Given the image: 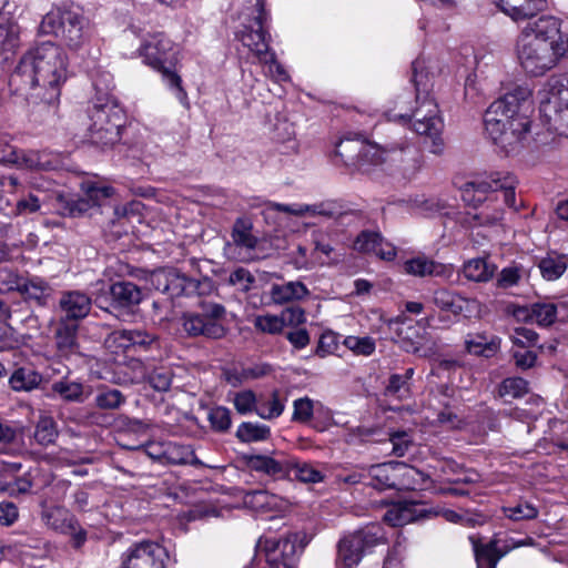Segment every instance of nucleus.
I'll list each match as a JSON object with an SVG mask.
<instances>
[{"label": "nucleus", "instance_id": "obj_56", "mask_svg": "<svg viewBox=\"0 0 568 568\" xmlns=\"http://www.w3.org/2000/svg\"><path fill=\"white\" fill-rule=\"evenodd\" d=\"M528 390V382L520 377H510L503 381L498 394L500 397L517 398L521 397Z\"/></svg>", "mask_w": 568, "mask_h": 568}, {"label": "nucleus", "instance_id": "obj_46", "mask_svg": "<svg viewBox=\"0 0 568 568\" xmlns=\"http://www.w3.org/2000/svg\"><path fill=\"white\" fill-rule=\"evenodd\" d=\"M532 28L528 23L520 32L516 42V55L524 69L532 64Z\"/></svg>", "mask_w": 568, "mask_h": 568}, {"label": "nucleus", "instance_id": "obj_1", "mask_svg": "<svg viewBox=\"0 0 568 568\" xmlns=\"http://www.w3.org/2000/svg\"><path fill=\"white\" fill-rule=\"evenodd\" d=\"M68 78L62 48L45 41L28 51L11 73V92L24 100L34 122L55 126L60 119L61 88Z\"/></svg>", "mask_w": 568, "mask_h": 568}, {"label": "nucleus", "instance_id": "obj_59", "mask_svg": "<svg viewBox=\"0 0 568 568\" xmlns=\"http://www.w3.org/2000/svg\"><path fill=\"white\" fill-rule=\"evenodd\" d=\"M345 346L356 355L369 356L375 352L376 344L369 336L357 337L347 336L344 341Z\"/></svg>", "mask_w": 568, "mask_h": 568}, {"label": "nucleus", "instance_id": "obj_30", "mask_svg": "<svg viewBox=\"0 0 568 568\" xmlns=\"http://www.w3.org/2000/svg\"><path fill=\"white\" fill-rule=\"evenodd\" d=\"M404 271L414 276H435L449 278L454 272L452 265H446L426 256H417L404 263Z\"/></svg>", "mask_w": 568, "mask_h": 568}, {"label": "nucleus", "instance_id": "obj_60", "mask_svg": "<svg viewBox=\"0 0 568 568\" xmlns=\"http://www.w3.org/2000/svg\"><path fill=\"white\" fill-rule=\"evenodd\" d=\"M254 326L256 329L267 334H280L283 331V322L280 315H258L254 320Z\"/></svg>", "mask_w": 568, "mask_h": 568}, {"label": "nucleus", "instance_id": "obj_25", "mask_svg": "<svg viewBox=\"0 0 568 568\" xmlns=\"http://www.w3.org/2000/svg\"><path fill=\"white\" fill-rule=\"evenodd\" d=\"M19 294L30 305L47 307L53 298L54 288L47 280L31 275L24 277Z\"/></svg>", "mask_w": 568, "mask_h": 568}, {"label": "nucleus", "instance_id": "obj_3", "mask_svg": "<svg viewBox=\"0 0 568 568\" xmlns=\"http://www.w3.org/2000/svg\"><path fill=\"white\" fill-rule=\"evenodd\" d=\"M413 82L416 90L417 108L409 112L398 102L399 112L387 111L385 115L389 121H408L414 118L413 129L420 135H426L432 141L430 152L442 154L444 151V140L442 138L444 122L439 115L438 105L433 98L428 95L429 77L424 71L420 61L413 62Z\"/></svg>", "mask_w": 568, "mask_h": 568}, {"label": "nucleus", "instance_id": "obj_9", "mask_svg": "<svg viewBox=\"0 0 568 568\" xmlns=\"http://www.w3.org/2000/svg\"><path fill=\"white\" fill-rule=\"evenodd\" d=\"M200 312L183 315V328L190 336H205L209 338H222L226 334L223 320L226 310L222 304L209 301L200 302Z\"/></svg>", "mask_w": 568, "mask_h": 568}, {"label": "nucleus", "instance_id": "obj_12", "mask_svg": "<svg viewBox=\"0 0 568 568\" xmlns=\"http://www.w3.org/2000/svg\"><path fill=\"white\" fill-rule=\"evenodd\" d=\"M366 473L367 485L379 490L397 487V479L399 476L410 478L415 483L420 481L422 484L428 479V476L423 471L400 462H388L373 465L366 469Z\"/></svg>", "mask_w": 568, "mask_h": 568}, {"label": "nucleus", "instance_id": "obj_4", "mask_svg": "<svg viewBox=\"0 0 568 568\" xmlns=\"http://www.w3.org/2000/svg\"><path fill=\"white\" fill-rule=\"evenodd\" d=\"M93 84L97 94L89 110L88 139L92 144L101 148L111 146L120 140L125 119L124 112L111 94L113 89L111 79H108L103 88L99 80Z\"/></svg>", "mask_w": 568, "mask_h": 568}, {"label": "nucleus", "instance_id": "obj_11", "mask_svg": "<svg viewBox=\"0 0 568 568\" xmlns=\"http://www.w3.org/2000/svg\"><path fill=\"white\" fill-rule=\"evenodd\" d=\"M378 530L375 526L365 527L343 537L337 545V562L345 568L356 566L365 551L378 544Z\"/></svg>", "mask_w": 568, "mask_h": 568}, {"label": "nucleus", "instance_id": "obj_2", "mask_svg": "<svg viewBox=\"0 0 568 568\" xmlns=\"http://www.w3.org/2000/svg\"><path fill=\"white\" fill-rule=\"evenodd\" d=\"M487 136L505 154L518 153L529 142L532 126V92L517 87L495 100L486 110Z\"/></svg>", "mask_w": 568, "mask_h": 568}, {"label": "nucleus", "instance_id": "obj_23", "mask_svg": "<svg viewBox=\"0 0 568 568\" xmlns=\"http://www.w3.org/2000/svg\"><path fill=\"white\" fill-rule=\"evenodd\" d=\"M106 342L122 351H149L158 346L156 335L145 329H121L112 332Z\"/></svg>", "mask_w": 568, "mask_h": 568}, {"label": "nucleus", "instance_id": "obj_17", "mask_svg": "<svg viewBox=\"0 0 568 568\" xmlns=\"http://www.w3.org/2000/svg\"><path fill=\"white\" fill-rule=\"evenodd\" d=\"M531 545V538L496 537L485 545H474L477 568H496L498 560L508 551Z\"/></svg>", "mask_w": 568, "mask_h": 568}, {"label": "nucleus", "instance_id": "obj_41", "mask_svg": "<svg viewBox=\"0 0 568 568\" xmlns=\"http://www.w3.org/2000/svg\"><path fill=\"white\" fill-rule=\"evenodd\" d=\"M567 266L566 256L557 253L548 254L538 264L541 276L547 281L559 278L567 270Z\"/></svg>", "mask_w": 568, "mask_h": 568}, {"label": "nucleus", "instance_id": "obj_55", "mask_svg": "<svg viewBox=\"0 0 568 568\" xmlns=\"http://www.w3.org/2000/svg\"><path fill=\"white\" fill-rule=\"evenodd\" d=\"M232 402L236 412L241 415L256 413L257 396L251 389L235 393Z\"/></svg>", "mask_w": 568, "mask_h": 568}, {"label": "nucleus", "instance_id": "obj_34", "mask_svg": "<svg viewBox=\"0 0 568 568\" xmlns=\"http://www.w3.org/2000/svg\"><path fill=\"white\" fill-rule=\"evenodd\" d=\"M465 348L469 354L490 358L500 349V338L486 333L468 334Z\"/></svg>", "mask_w": 568, "mask_h": 568}, {"label": "nucleus", "instance_id": "obj_18", "mask_svg": "<svg viewBox=\"0 0 568 568\" xmlns=\"http://www.w3.org/2000/svg\"><path fill=\"white\" fill-rule=\"evenodd\" d=\"M42 518L50 528L70 535L75 548L81 547L87 540V532L67 508L61 506L48 507L43 510Z\"/></svg>", "mask_w": 568, "mask_h": 568}, {"label": "nucleus", "instance_id": "obj_35", "mask_svg": "<svg viewBox=\"0 0 568 568\" xmlns=\"http://www.w3.org/2000/svg\"><path fill=\"white\" fill-rule=\"evenodd\" d=\"M432 302L440 311L458 315L463 313L470 303H475V300L463 297L448 288L440 287L433 292Z\"/></svg>", "mask_w": 568, "mask_h": 568}, {"label": "nucleus", "instance_id": "obj_21", "mask_svg": "<svg viewBox=\"0 0 568 568\" xmlns=\"http://www.w3.org/2000/svg\"><path fill=\"white\" fill-rule=\"evenodd\" d=\"M92 307V298L81 291H64L61 293L57 312L60 321L78 323L85 318Z\"/></svg>", "mask_w": 568, "mask_h": 568}, {"label": "nucleus", "instance_id": "obj_49", "mask_svg": "<svg viewBox=\"0 0 568 568\" xmlns=\"http://www.w3.org/2000/svg\"><path fill=\"white\" fill-rule=\"evenodd\" d=\"M19 27L9 18H0V52L12 50L19 42Z\"/></svg>", "mask_w": 568, "mask_h": 568}, {"label": "nucleus", "instance_id": "obj_24", "mask_svg": "<svg viewBox=\"0 0 568 568\" xmlns=\"http://www.w3.org/2000/svg\"><path fill=\"white\" fill-rule=\"evenodd\" d=\"M395 323L402 325L397 329V335L400 338L402 347L406 352L422 357L432 354L433 345L425 329H423V334H420L417 326L410 323L408 324L405 320H402V317H397Z\"/></svg>", "mask_w": 568, "mask_h": 568}, {"label": "nucleus", "instance_id": "obj_29", "mask_svg": "<svg viewBox=\"0 0 568 568\" xmlns=\"http://www.w3.org/2000/svg\"><path fill=\"white\" fill-rule=\"evenodd\" d=\"M429 510L416 501H402L389 507L384 514V520L393 527L404 526L422 517Z\"/></svg>", "mask_w": 568, "mask_h": 568}, {"label": "nucleus", "instance_id": "obj_6", "mask_svg": "<svg viewBox=\"0 0 568 568\" xmlns=\"http://www.w3.org/2000/svg\"><path fill=\"white\" fill-rule=\"evenodd\" d=\"M568 53V34L554 16H540L535 21V77L555 68Z\"/></svg>", "mask_w": 568, "mask_h": 568}, {"label": "nucleus", "instance_id": "obj_40", "mask_svg": "<svg viewBox=\"0 0 568 568\" xmlns=\"http://www.w3.org/2000/svg\"><path fill=\"white\" fill-rule=\"evenodd\" d=\"M501 219L503 210H489L488 206H484L479 212H468L463 219V224L470 229L478 226H493L499 223Z\"/></svg>", "mask_w": 568, "mask_h": 568}, {"label": "nucleus", "instance_id": "obj_39", "mask_svg": "<svg viewBox=\"0 0 568 568\" xmlns=\"http://www.w3.org/2000/svg\"><path fill=\"white\" fill-rule=\"evenodd\" d=\"M256 414L263 419H274L282 415L285 408L284 402L277 390H273L268 396L257 397Z\"/></svg>", "mask_w": 568, "mask_h": 568}, {"label": "nucleus", "instance_id": "obj_32", "mask_svg": "<svg viewBox=\"0 0 568 568\" xmlns=\"http://www.w3.org/2000/svg\"><path fill=\"white\" fill-rule=\"evenodd\" d=\"M242 500L245 507L256 511H268L278 509L282 506V499L266 489H243Z\"/></svg>", "mask_w": 568, "mask_h": 568}, {"label": "nucleus", "instance_id": "obj_52", "mask_svg": "<svg viewBox=\"0 0 568 568\" xmlns=\"http://www.w3.org/2000/svg\"><path fill=\"white\" fill-rule=\"evenodd\" d=\"M207 419L211 428L217 433H225L232 425L231 410L224 406H216L209 410Z\"/></svg>", "mask_w": 568, "mask_h": 568}, {"label": "nucleus", "instance_id": "obj_51", "mask_svg": "<svg viewBox=\"0 0 568 568\" xmlns=\"http://www.w3.org/2000/svg\"><path fill=\"white\" fill-rule=\"evenodd\" d=\"M163 457L168 463L175 465L199 463L193 452L184 446L168 445V447L163 450Z\"/></svg>", "mask_w": 568, "mask_h": 568}, {"label": "nucleus", "instance_id": "obj_45", "mask_svg": "<svg viewBox=\"0 0 568 568\" xmlns=\"http://www.w3.org/2000/svg\"><path fill=\"white\" fill-rule=\"evenodd\" d=\"M58 429L54 419L47 415H41L34 429L33 438L41 446H49L55 442Z\"/></svg>", "mask_w": 568, "mask_h": 568}, {"label": "nucleus", "instance_id": "obj_33", "mask_svg": "<svg viewBox=\"0 0 568 568\" xmlns=\"http://www.w3.org/2000/svg\"><path fill=\"white\" fill-rule=\"evenodd\" d=\"M308 294V288L301 281H290L283 284H273L270 290L271 300L274 304L277 305L301 301Z\"/></svg>", "mask_w": 568, "mask_h": 568}, {"label": "nucleus", "instance_id": "obj_26", "mask_svg": "<svg viewBox=\"0 0 568 568\" xmlns=\"http://www.w3.org/2000/svg\"><path fill=\"white\" fill-rule=\"evenodd\" d=\"M540 454H555L558 450L568 453V423L559 419H550L542 438L536 444Z\"/></svg>", "mask_w": 568, "mask_h": 568}, {"label": "nucleus", "instance_id": "obj_37", "mask_svg": "<svg viewBox=\"0 0 568 568\" xmlns=\"http://www.w3.org/2000/svg\"><path fill=\"white\" fill-rule=\"evenodd\" d=\"M385 163L384 145L381 146L377 143L365 142L357 161L356 170L364 174H371L375 168L384 165Z\"/></svg>", "mask_w": 568, "mask_h": 568}, {"label": "nucleus", "instance_id": "obj_36", "mask_svg": "<svg viewBox=\"0 0 568 568\" xmlns=\"http://www.w3.org/2000/svg\"><path fill=\"white\" fill-rule=\"evenodd\" d=\"M231 239L235 246L253 251L258 239L253 234V223L247 217H237L233 224Z\"/></svg>", "mask_w": 568, "mask_h": 568}, {"label": "nucleus", "instance_id": "obj_38", "mask_svg": "<svg viewBox=\"0 0 568 568\" xmlns=\"http://www.w3.org/2000/svg\"><path fill=\"white\" fill-rule=\"evenodd\" d=\"M514 22L532 18V0H491Z\"/></svg>", "mask_w": 568, "mask_h": 568}, {"label": "nucleus", "instance_id": "obj_13", "mask_svg": "<svg viewBox=\"0 0 568 568\" xmlns=\"http://www.w3.org/2000/svg\"><path fill=\"white\" fill-rule=\"evenodd\" d=\"M256 547L260 556L265 558V568H296L297 549L295 536L281 539L261 537Z\"/></svg>", "mask_w": 568, "mask_h": 568}, {"label": "nucleus", "instance_id": "obj_20", "mask_svg": "<svg viewBox=\"0 0 568 568\" xmlns=\"http://www.w3.org/2000/svg\"><path fill=\"white\" fill-rule=\"evenodd\" d=\"M384 153L388 169L402 171L404 174H413L420 168L419 152L408 141L387 143Z\"/></svg>", "mask_w": 568, "mask_h": 568}, {"label": "nucleus", "instance_id": "obj_10", "mask_svg": "<svg viewBox=\"0 0 568 568\" xmlns=\"http://www.w3.org/2000/svg\"><path fill=\"white\" fill-rule=\"evenodd\" d=\"M267 13L264 6L260 0H255L252 9V18L243 26V29L237 33L239 40L244 47L258 59L264 61L268 55L271 43V34L267 30Z\"/></svg>", "mask_w": 568, "mask_h": 568}, {"label": "nucleus", "instance_id": "obj_16", "mask_svg": "<svg viewBox=\"0 0 568 568\" xmlns=\"http://www.w3.org/2000/svg\"><path fill=\"white\" fill-rule=\"evenodd\" d=\"M110 304L105 305L108 300L101 295L94 297L95 305L105 311L111 312L113 310H131L139 305L143 300V293L141 288L129 281H118L109 286Z\"/></svg>", "mask_w": 568, "mask_h": 568}, {"label": "nucleus", "instance_id": "obj_19", "mask_svg": "<svg viewBox=\"0 0 568 568\" xmlns=\"http://www.w3.org/2000/svg\"><path fill=\"white\" fill-rule=\"evenodd\" d=\"M0 163L13 164L27 170L49 171L57 166L58 161L45 151L19 150L8 146V152L0 155Z\"/></svg>", "mask_w": 568, "mask_h": 568}, {"label": "nucleus", "instance_id": "obj_53", "mask_svg": "<svg viewBox=\"0 0 568 568\" xmlns=\"http://www.w3.org/2000/svg\"><path fill=\"white\" fill-rule=\"evenodd\" d=\"M173 373L169 367H156L151 371L146 381L156 392H168L171 387Z\"/></svg>", "mask_w": 568, "mask_h": 568}, {"label": "nucleus", "instance_id": "obj_8", "mask_svg": "<svg viewBox=\"0 0 568 568\" xmlns=\"http://www.w3.org/2000/svg\"><path fill=\"white\" fill-rule=\"evenodd\" d=\"M515 178L508 173L494 172L486 176H477L473 181L466 182L462 189V199L467 205L477 206L478 204L490 200L499 199L510 207L515 205Z\"/></svg>", "mask_w": 568, "mask_h": 568}, {"label": "nucleus", "instance_id": "obj_63", "mask_svg": "<svg viewBox=\"0 0 568 568\" xmlns=\"http://www.w3.org/2000/svg\"><path fill=\"white\" fill-rule=\"evenodd\" d=\"M267 68L266 75H268L275 82H284L288 80V74L284 67L277 61L276 54L273 50L270 51L268 55L265 57L264 61H260Z\"/></svg>", "mask_w": 568, "mask_h": 568}, {"label": "nucleus", "instance_id": "obj_57", "mask_svg": "<svg viewBox=\"0 0 568 568\" xmlns=\"http://www.w3.org/2000/svg\"><path fill=\"white\" fill-rule=\"evenodd\" d=\"M58 201L65 204L62 214L69 216L81 215L88 212L91 207L95 206L85 194L83 197L70 200H67L63 195H59Z\"/></svg>", "mask_w": 568, "mask_h": 568}, {"label": "nucleus", "instance_id": "obj_50", "mask_svg": "<svg viewBox=\"0 0 568 568\" xmlns=\"http://www.w3.org/2000/svg\"><path fill=\"white\" fill-rule=\"evenodd\" d=\"M52 390L61 398L69 402H81L83 385L79 382L59 381L52 384Z\"/></svg>", "mask_w": 568, "mask_h": 568}, {"label": "nucleus", "instance_id": "obj_27", "mask_svg": "<svg viewBox=\"0 0 568 568\" xmlns=\"http://www.w3.org/2000/svg\"><path fill=\"white\" fill-rule=\"evenodd\" d=\"M510 339L513 342L511 354L517 368L532 367V329L523 325L516 326Z\"/></svg>", "mask_w": 568, "mask_h": 568}, {"label": "nucleus", "instance_id": "obj_5", "mask_svg": "<svg viewBox=\"0 0 568 568\" xmlns=\"http://www.w3.org/2000/svg\"><path fill=\"white\" fill-rule=\"evenodd\" d=\"M42 34L53 36L70 50H79L89 39V19L82 6L63 1L52 6L39 26Z\"/></svg>", "mask_w": 568, "mask_h": 568}, {"label": "nucleus", "instance_id": "obj_22", "mask_svg": "<svg viewBox=\"0 0 568 568\" xmlns=\"http://www.w3.org/2000/svg\"><path fill=\"white\" fill-rule=\"evenodd\" d=\"M250 469L263 473L273 479H283L291 475L293 458L284 454L251 455L246 458Z\"/></svg>", "mask_w": 568, "mask_h": 568}, {"label": "nucleus", "instance_id": "obj_64", "mask_svg": "<svg viewBox=\"0 0 568 568\" xmlns=\"http://www.w3.org/2000/svg\"><path fill=\"white\" fill-rule=\"evenodd\" d=\"M84 194L98 206L101 200L109 199L113 195L114 190L108 185H98L94 182H84L82 184Z\"/></svg>", "mask_w": 568, "mask_h": 568}, {"label": "nucleus", "instance_id": "obj_47", "mask_svg": "<svg viewBox=\"0 0 568 568\" xmlns=\"http://www.w3.org/2000/svg\"><path fill=\"white\" fill-rule=\"evenodd\" d=\"M270 435L268 426L251 422H243L236 430V437L243 443L266 440Z\"/></svg>", "mask_w": 568, "mask_h": 568}, {"label": "nucleus", "instance_id": "obj_42", "mask_svg": "<svg viewBox=\"0 0 568 568\" xmlns=\"http://www.w3.org/2000/svg\"><path fill=\"white\" fill-rule=\"evenodd\" d=\"M41 376L31 368L20 367L10 376L9 384L13 390L29 392L39 386Z\"/></svg>", "mask_w": 568, "mask_h": 568}, {"label": "nucleus", "instance_id": "obj_48", "mask_svg": "<svg viewBox=\"0 0 568 568\" xmlns=\"http://www.w3.org/2000/svg\"><path fill=\"white\" fill-rule=\"evenodd\" d=\"M125 400V396L119 389L106 387L99 389L94 397L95 406L104 410L118 409Z\"/></svg>", "mask_w": 568, "mask_h": 568}, {"label": "nucleus", "instance_id": "obj_62", "mask_svg": "<svg viewBox=\"0 0 568 568\" xmlns=\"http://www.w3.org/2000/svg\"><path fill=\"white\" fill-rule=\"evenodd\" d=\"M174 65L175 64H166L164 68L156 69V71L161 72L165 84L175 91L178 99L183 100L186 97V93L182 88L181 77L173 70Z\"/></svg>", "mask_w": 568, "mask_h": 568}, {"label": "nucleus", "instance_id": "obj_54", "mask_svg": "<svg viewBox=\"0 0 568 568\" xmlns=\"http://www.w3.org/2000/svg\"><path fill=\"white\" fill-rule=\"evenodd\" d=\"M24 277L12 268L0 267V294L19 293Z\"/></svg>", "mask_w": 568, "mask_h": 568}, {"label": "nucleus", "instance_id": "obj_58", "mask_svg": "<svg viewBox=\"0 0 568 568\" xmlns=\"http://www.w3.org/2000/svg\"><path fill=\"white\" fill-rule=\"evenodd\" d=\"M292 471L294 476L303 483L316 484L324 479L323 474L307 463H300L293 458Z\"/></svg>", "mask_w": 568, "mask_h": 568}, {"label": "nucleus", "instance_id": "obj_43", "mask_svg": "<svg viewBox=\"0 0 568 568\" xmlns=\"http://www.w3.org/2000/svg\"><path fill=\"white\" fill-rule=\"evenodd\" d=\"M496 271L495 265L484 258H473L464 264V276L474 282L489 281Z\"/></svg>", "mask_w": 568, "mask_h": 568}, {"label": "nucleus", "instance_id": "obj_28", "mask_svg": "<svg viewBox=\"0 0 568 568\" xmlns=\"http://www.w3.org/2000/svg\"><path fill=\"white\" fill-rule=\"evenodd\" d=\"M212 288V282L209 278L202 281L187 277L178 270L171 268V276L166 294L170 297L181 295H202Z\"/></svg>", "mask_w": 568, "mask_h": 568}, {"label": "nucleus", "instance_id": "obj_61", "mask_svg": "<svg viewBox=\"0 0 568 568\" xmlns=\"http://www.w3.org/2000/svg\"><path fill=\"white\" fill-rule=\"evenodd\" d=\"M381 242L382 237L378 233L364 231L356 237L354 248L363 253H374L377 252Z\"/></svg>", "mask_w": 568, "mask_h": 568}, {"label": "nucleus", "instance_id": "obj_14", "mask_svg": "<svg viewBox=\"0 0 568 568\" xmlns=\"http://www.w3.org/2000/svg\"><path fill=\"white\" fill-rule=\"evenodd\" d=\"M169 555L159 542L143 540L131 545L122 555L120 568H166Z\"/></svg>", "mask_w": 568, "mask_h": 568}, {"label": "nucleus", "instance_id": "obj_31", "mask_svg": "<svg viewBox=\"0 0 568 568\" xmlns=\"http://www.w3.org/2000/svg\"><path fill=\"white\" fill-rule=\"evenodd\" d=\"M78 331V323L59 320L54 338L57 348L62 356L69 357L79 353Z\"/></svg>", "mask_w": 568, "mask_h": 568}, {"label": "nucleus", "instance_id": "obj_15", "mask_svg": "<svg viewBox=\"0 0 568 568\" xmlns=\"http://www.w3.org/2000/svg\"><path fill=\"white\" fill-rule=\"evenodd\" d=\"M144 62L153 68H164L178 62L176 45L163 33L148 36L140 48Z\"/></svg>", "mask_w": 568, "mask_h": 568}, {"label": "nucleus", "instance_id": "obj_44", "mask_svg": "<svg viewBox=\"0 0 568 568\" xmlns=\"http://www.w3.org/2000/svg\"><path fill=\"white\" fill-rule=\"evenodd\" d=\"M364 143L357 139L341 140L335 148V154L342 159L345 165L356 169Z\"/></svg>", "mask_w": 568, "mask_h": 568}, {"label": "nucleus", "instance_id": "obj_7", "mask_svg": "<svg viewBox=\"0 0 568 568\" xmlns=\"http://www.w3.org/2000/svg\"><path fill=\"white\" fill-rule=\"evenodd\" d=\"M539 116L548 131L568 135V73L551 77L538 93Z\"/></svg>", "mask_w": 568, "mask_h": 568}]
</instances>
